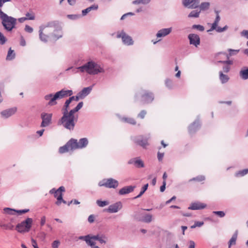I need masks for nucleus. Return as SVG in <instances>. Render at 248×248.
Returning a JSON list of instances; mask_svg holds the SVG:
<instances>
[{
	"label": "nucleus",
	"mask_w": 248,
	"mask_h": 248,
	"mask_svg": "<svg viewBox=\"0 0 248 248\" xmlns=\"http://www.w3.org/2000/svg\"><path fill=\"white\" fill-rule=\"evenodd\" d=\"M83 103L82 102H79L78 105L75 107L74 108L70 110V111L72 112L74 114H76V113L83 106Z\"/></svg>",
	"instance_id": "obj_40"
},
{
	"label": "nucleus",
	"mask_w": 248,
	"mask_h": 248,
	"mask_svg": "<svg viewBox=\"0 0 248 248\" xmlns=\"http://www.w3.org/2000/svg\"><path fill=\"white\" fill-rule=\"evenodd\" d=\"M166 182H163L162 185L160 187V190L161 192H163L165 191L166 188Z\"/></svg>",
	"instance_id": "obj_60"
},
{
	"label": "nucleus",
	"mask_w": 248,
	"mask_h": 248,
	"mask_svg": "<svg viewBox=\"0 0 248 248\" xmlns=\"http://www.w3.org/2000/svg\"><path fill=\"white\" fill-rule=\"evenodd\" d=\"M27 20H34L35 19V15L32 11L28 12L26 14Z\"/></svg>",
	"instance_id": "obj_44"
},
{
	"label": "nucleus",
	"mask_w": 248,
	"mask_h": 248,
	"mask_svg": "<svg viewBox=\"0 0 248 248\" xmlns=\"http://www.w3.org/2000/svg\"><path fill=\"white\" fill-rule=\"evenodd\" d=\"M135 187V186H124L119 190V194L120 195H123L130 193L134 191Z\"/></svg>",
	"instance_id": "obj_19"
},
{
	"label": "nucleus",
	"mask_w": 248,
	"mask_h": 248,
	"mask_svg": "<svg viewBox=\"0 0 248 248\" xmlns=\"http://www.w3.org/2000/svg\"><path fill=\"white\" fill-rule=\"evenodd\" d=\"M219 79L222 83H226L229 79V78L226 75L223 74L222 72H219Z\"/></svg>",
	"instance_id": "obj_32"
},
{
	"label": "nucleus",
	"mask_w": 248,
	"mask_h": 248,
	"mask_svg": "<svg viewBox=\"0 0 248 248\" xmlns=\"http://www.w3.org/2000/svg\"><path fill=\"white\" fill-rule=\"evenodd\" d=\"M216 13H217V16H216L215 21L212 24V25L210 30H216V31L217 32H222V31H224L227 28V27L226 26L222 28H220V27H217V24H218L219 21L220 20V17H219V16L218 15L217 11L216 12Z\"/></svg>",
	"instance_id": "obj_15"
},
{
	"label": "nucleus",
	"mask_w": 248,
	"mask_h": 248,
	"mask_svg": "<svg viewBox=\"0 0 248 248\" xmlns=\"http://www.w3.org/2000/svg\"><path fill=\"white\" fill-rule=\"evenodd\" d=\"M56 199L57 201L55 203L57 205H60L62 202L64 204L66 203V202L63 199L62 193H59Z\"/></svg>",
	"instance_id": "obj_34"
},
{
	"label": "nucleus",
	"mask_w": 248,
	"mask_h": 248,
	"mask_svg": "<svg viewBox=\"0 0 248 248\" xmlns=\"http://www.w3.org/2000/svg\"><path fill=\"white\" fill-rule=\"evenodd\" d=\"M48 31L50 33L51 39L53 41H57L62 37L63 32L62 27L60 23L56 21H50L47 23Z\"/></svg>",
	"instance_id": "obj_4"
},
{
	"label": "nucleus",
	"mask_w": 248,
	"mask_h": 248,
	"mask_svg": "<svg viewBox=\"0 0 248 248\" xmlns=\"http://www.w3.org/2000/svg\"><path fill=\"white\" fill-rule=\"evenodd\" d=\"M241 35L242 36L245 37L247 39H248V30H243L241 32Z\"/></svg>",
	"instance_id": "obj_58"
},
{
	"label": "nucleus",
	"mask_w": 248,
	"mask_h": 248,
	"mask_svg": "<svg viewBox=\"0 0 248 248\" xmlns=\"http://www.w3.org/2000/svg\"><path fill=\"white\" fill-rule=\"evenodd\" d=\"M92 87H91L84 88L78 93V94L81 96L82 98H83L90 93Z\"/></svg>",
	"instance_id": "obj_28"
},
{
	"label": "nucleus",
	"mask_w": 248,
	"mask_h": 248,
	"mask_svg": "<svg viewBox=\"0 0 248 248\" xmlns=\"http://www.w3.org/2000/svg\"><path fill=\"white\" fill-rule=\"evenodd\" d=\"M230 69V67L228 65H225L223 67L224 72L228 73Z\"/></svg>",
	"instance_id": "obj_61"
},
{
	"label": "nucleus",
	"mask_w": 248,
	"mask_h": 248,
	"mask_svg": "<svg viewBox=\"0 0 248 248\" xmlns=\"http://www.w3.org/2000/svg\"><path fill=\"white\" fill-rule=\"evenodd\" d=\"M15 57V53L14 52V50H12L10 48L8 52V54L7 55L6 59L7 60H11L13 59Z\"/></svg>",
	"instance_id": "obj_38"
},
{
	"label": "nucleus",
	"mask_w": 248,
	"mask_h": 248,
	"mask_svg": "<svg viewBox=\"0 0 248 248\" xmlns=\"http://www.w3.org/2000/svg\"><path fill=\"white\" fill-rule=\"evenodd\" d=\"M205 179V177L204 175H198L195 177H194L189 180V182L191 181H198V182H202Z\"/></svg>",
	"instance_id": "obj_36"
},
{
	"label": "nucleus",
	"mask_w": 248,
	"mask_h": 248,
	"mask_svg": "<svg viewBox=\"0 0 248 248\" xmlns=\"http://www.w3.org/2000/svg\"><path fill=\"white\" fill-rule=\"evenodd\" d=\"M52 116V114L50 113H42L41 116L42 119L41 126L42 127L48 126L51 123Z\"/></svg>",
	"instance_id": "obj_13"
},
{
	"label": "nucleus",
	"mask_w": 248,
	"mask_h": 248,
	"mask_svg": "<svg viewBox=\"0 0 248 248\" xmlns=\"http://www.w3.org/2000/svg\"><path fill=\"white\" fill-rule=\"evenodd\" d=\"M146 113L147 112L145 110H142L138 114V117L140 119H143L145 117Z\"/></svg>",
	"instance_id": "obj_53"
},
{
	"label": "nucleus",
	"mask_w": 248,
	"mask_h": 248,
	"mask_svg": "<svg viewBox=\"0 0 248 248\" xmlns=\"http://www.w3.org/2000/svg\"><path fill=\"white\" fill-rule=\"evenodd\" d=\"M6 41V38L3 35V34L0 32V44L3 45Z\"/></svg>",
	"instance_id": "obj_50"
},
{
	"label": "nucleus",
	"mask_w": 248,
	"mask_h": 248,
	"mask_svg": "<svg viewBox=\"0 0 248 248\" xmlns=\"http://www.w3.org/2000/svg\"><path fill=\"white\" fill-rule=\"evenodd\" d=\"M97 9H98V5H93L91 6L86 8V9H84V10H82V13L83 15L85 16L87 13L90 12L91 10H97Z\"/></svg>",
	"instance_id": "obj_30"
},
{
	"label": "nucleus",
	"mask_w": 248,
	"mask_h": 248,
	"mask_svg": "<svg viewBox=\"0 0 248 248\" xmlns=\"http://www.w3.org/2000/svg\"><path fill=\"white\" fill-rule=\"evenodd\" d=\"M193 28L196 29L200 31H203L204 30L203 26L200 25H194L193 26Z\"/></svg>",
	"instance_id": "obj_54"
},
{
	"label": "nucleus",
	"mask_w": 248,
	"mask_h": 248,
	"mask_svg": "<svg viewBox=\"0 0 248 248\" xmlns=\"http://www.w3.org/2000/svg\"><path fill=\"white\" fill-rule=\"evenodd\" d=\"M94 216L93 215H91L88 218V221L90 223H93L94 221Z\"/></svg>",
	"instance_id": "obj_59"
},
{
	"label": "nucleus",
	"mask_w": 248,
	"mask_h": 248,
	"mask_svg": "<svg viewBox=\"0 0 248 248\" xmlns=\"http://www.w3.org/2000/svg\"><path fill=\"white\" fill-rule=\"evenodd\" d=\"M88 142V140L86 138L80 139L78 141L77 140L71 139L64 146L60 148L59 152L60 154H63L66 152L82 149L87 146Z\"/></svg>",
	"instance_id": "obj_2"
},
{
	"label": "nucleus",
	"mask_w": 248,
	"mask_h": 248,
	"mask_svg": "<svg viewBox=\"0 0 248 248\" xmlns=\"http://www.w3.org/2000/svg\"><path fill=\"white\" fill-rule=\"evenodd\" d=\"M239 76L243 79H248V68L244 67L239 72Z\"/></svg>",
	"instance_id": "obj_27"
},
{
	"label": "nucleus",
	"mask_w": 248,
	"mask_h": 248,
	"mask_svg": "<svg viewBox=\"0 0 248 248\" xmlns=\"http://www.w3.org/2000/svg\"><path fill=\"white\" fill-rule=\"evenodd\" d=\"M118 181L111 178L104 179L98 183L99 186H105L109 188H116L118 186Z\"/></svg>",
	"instance_id": "obj_8"
},
{
	"label": "nucleus",
	"mask_w": 248,
	"mask_h": 248,
	"mask_svg": "<svg viewBox=\"0 0 248 248\" xmlns=\"http://www.w3.org/2000/svg\"><path fill=\"white\" fill-rule=\"evenodd\" d=\"M31 241L32 246H33V247L34 248H39L37 246V242H36V240H35L34 239L32 238L31 240Z\"/></svg>",
	"instance_id": "obj_62"
},
{
	"label": "nucleus",
	"mask_w": 248,
	"mask_h": 248,
	"mask_svg": "<svg viewBox=\"0 0 248 248\" xmlns=\"http://www.w3.org/2000/svg\"><path fill=\"white\" fill-rule=\"evenodd\" d=\"M200 11L194 10L191 11L188 15L189 17H198L199 16Z\"/></svg>",
	"instance_id": "obj_45"
},
{
	"label": "nucleus",
	"mask_w": 248,
	"mask_h": 248,
	"mask_svg": "<svg viewBox=\"0 0 248 248\" xmlns=\"http://www.w3.org/2000/svg\"><path fill=\"white\" fill-rule=\"evenodd\" d=\"M239 50H234V49H229V51L230 52L229 55H228L227 54H225V55H226L227 59H229L230 56H232V55L236 54V53H237L239 52Z\"/></svg>",
	"instance_id": "obj_47"
},
{
	"label": "nucleus",
	"mask_w": 248,
	"mask_h": 248,
	"mask_svg": "<svg viewBox=\"0 0 248 248\" xmlns=\"http://www.w3.org/2000/svg\"><path fill=\"white\" fill-rule=\"evenodd\" d=\"M122 120L124 122H126L132 125H135L136 124V120L133 118L124 117L122 118Z\"/></svg>",
	"instance_id": "obj_33"
},
{
	"label": "nucleus",
	"mask_w": 248,
	"mask_h": 248,
	"mask_svg": "<svg viewBox=\"0 0 248 248\" xmlns=\"http://www.w3.org/2000/svg\"><path fill=\"white\" fill-rule=\"evenodd\" d=\"M248 173V169H244L239 170L235 173L236 177H240L245 176Z\"/></svg>",
	"instance_id": "obj_31"
},
{
	"label": "nucleus",
	"mask_w": 248,
	"mask_h": 248,
	"mask_svg": "<svg viewBox=\"0 0 248 248\" xmlns=\"http://www.w3.org/2000/svg\"><path fill=\"white\" fill-rule=\"evenodd\" d=\"M204 222L203 221H195L194 224L191 226V228L194 229L196 227H200L202 226Z\"/></svg>",
	"instance_id": "obj_48"
},
{
	"label": "nucleus",
	"mask_w": 248,
	"mask_h": 248,
	"mask_svg": "<svg viewBox=\"0 0 248 248\" xmlns=\"http://www.w3.org/2000/svg\"><path fill=\"white\" fill-rule=\"evenodd\" d=\"M16 111V108H13L2 111L1 112V114L3 117L8 118L15 114Z\"/></svg>",
	"instance_id": "obj_23"
},
{
	"label": "nucleus",
	"mask_w": 248,
	"mask_h": 248,
	"mask_svg": "<svg viewBox=\"0 0 248 248\" xmlns=\"http://www.w3.org/2000/svg\"><path fill=\"white\" fill-rule=\"evenodd\" d=\"M148 184H146L144 185V186L142 187L141 190L139 194L137 195V196L133 198V199H136L140 197L147 190L148 187Z\"/></svg>",
	"instance_id": "obj_35"
},
{
	"label": "nucleus",
	"mask_w": 248,
	"mask_h": 248,
	"mask_svg": "<svg viewBox=\"0 0 248 248\" xmlns=\"http://www.w3.org/2000/svg\"><path fill=\"white\" fill-rule=\"evenodd\" d=\"M238 235V231L236 230L234 233L233 234L232 238L230 239L228 242V247L229 248H231L232 245H235L236 241L237 240Z\"/></svg>",
	"instance_id": "obj_26"
},
{
	"label": "nucleus",
	"mask_w": 248,
	"mask_h": 248,
	"mask_svg": "<svg viewBox=\"0 0 248 248\" xmlns=\"http://www.w3.org/2000/svg\"><path fill=\"white\" fill-rule=\"evenodd\" d=\"M199 0H183V5L190 9H195L199 6Z\"/></svg>",
	"instance_id": "obj_14"
},
{
	"label": "nucleus",
	"mask_w": 248,
	"mask_h": 248,
	"mask_svg": "<svg viewBox=\"0 0 248 248\" xmlns=\"http://www.w3.org/2000/svg\"><path fill=\"white\" fill-rule=\"evenodd\" d=\"M117 37L121 38L123 42L126 45H131L133 44V41L130 36L126 34L124 31H122L117 34Z\"/></svg>",
	"instance_id": "obj_11"
},
{
	"label": "nucleus",
	"mask_w": 248,
	"mask_h": 248,
	"mask_svg": "<svg viewBox=\"0 0 248 248\" xmlns=\"http://www.w3.org/2000/svg\"><path fill=\"white\" fill-rule=\"evenodd\" d=\"M107 237L104 234H101V237L98 241L101 244H105L106 243Z\"/></svg>",
	"instance_id": "obj_51"
},
{
	"label": "nucleus",
	"mask_w": 248,
	"mask_h": 248,
	"mask_svg": "<svg viewBox=\"0 0 248 248\" xmlns=\"http://www.w3.org/2000/svg\"><path fill=\"white\" fill-rule=\"evenodd\" d=\"M128 164H132L135 167L138 168H143L144 167V163L143 161L139 157H136L130 159L128 161Z\"/></svg>",
	"instance_id": "obj_17"
},
{
	"label": "nucleus",
	"mask_w": 248,
	"mask_h": 248,
	"mask_svg": "<svg viewBox=\"0 0 248 248\" xmlns=\"http://www.w3.org/2000/svg\"><path fill=\"white\" fill-rule=\"evenodd\" d=\"M128 164H132L135 167L138 168H143L144 167V163L143 161L139 157H136L130 159L128 161Z\"/></svg>",
	"instance_id": "obj_18"
},
{
	"label": "nucleus",
	"mask_w": 248,
	"mask_h": 248,
	"mask_svg": "<svg viewBox=\"0 0 248 248\" xmlns=\"http://www.w3.org/2000/svg\"><path fill=\"white\" fill-rule=\"evenodd\" d=\"M109 203V202L108 201H101L100 200H97L96 201V204L99 207H104L108 205Z\"/></svg>",
	"instance_id": "obj_37"
},
{
	"label": "nucleus",
	"mask_w": 248,
	"mask_h": 248,
	"mask_svg": "<svg viewBox=\"0 0 248 248\" xmlns=\"http://www.w3.org/2000/svg\"><path fill=\"white\" fill-rule=\"evenodd\" d=\"M68 102L66 105H63L62 111V116L58 122V124L62 125L64 128L70 130H73L75 124L78 121V115L74 114L70 111L69 108H67Z\"/></svg>",
	"instance_id": "obj_1"
},
{
	"label": "nucleus",
	"mask_w": 248,
	"mask_h": 248,
	"mask_svg": "<svg viewBox=\"0 0 248 248\" xmlns=\"http://www.w3.org/2000/svg\"><path fill=\"white\" fill-rule=\"evenodd\" d=\"M153 216L149 214H143L142 217H138L137 220L145 223H150L152 221Z\"/></svg>",
	"instance_id": "obj_22"
},
{
	"label": "nucleus",
	"mask_w": 248,
	"mask_h": 248,
	"mask_svg": "<svg viewBox=\"0 0 248 248\" xmlns=\"http://www.w3.org/2000/svg\"><path fill=\"white\" fill-rule=\"evenodd\" d=\"M3 212L4 213L8 215H14V213L16 212V209L5 207L3 209Z\"/></svg>",
	"instance_id": "obj_43"
},
{
	"label": "nucleus",
	"mask_w": 248,
	"mask_h": 248,
	"mask_svg": "<svg viewBox=\"0 0 248 248\" xmlns=\"http://www.w3.org/2000/svg\"><path fill=\"white\" fill-rule=\"evenodd\" d=\"M101 237V234H97L95 235H91V240H99Z\"/></svg>",
	"instance_id": "obj_56"
},
{
	"label": "nucleus",
	"mask_w": 248,
	"mask_h": 248,
	"mask_svg": "<svg viewBox=\"0 0 248 248\" xmlns=\"http://www.w3.org/2000/svg\"><path fill=\"white\" fill-rule=\"evenodd\" d=\"M210 3L209 2H203L200 6L201 10H205L208 9L209 7Z\"/></svg>",
	"instance_id": "obj_46"
},
{
	"label": "nucleus",
	"mask_w": 248,
	"mask_h": 248,
	"mask_svg": "<svg viewBox=\"0 0 248 248\" xmlns=\"http://www.w3.org/2000/svg\"><path fill=\"white\" fill-rule=\"evenodd\" d=\"M79 70L81 72H86L90 75H95L102 71L101 67L94 62H89L82 66L76 69Z\"/></svg>",
	"instance_id": "obj_5"
},
{
	"label": "nucleus",
	"mask_w": 248,
	"mask_h": 248,
	"mask_svg": "<svg viewBox=\"0 0 248 248\" xmlns=\"http://www.w3.org/2000/svg\"><path fill=\"white\" fill-rule=\"evenodd\" d=\"M72 94L73 91L72 90H62L57 92L54 94L50 93L45 95V99L46 100L48 101V105L53 106L57 104V100L70 96Z\"/></svg>",
	"instance_id": "obj_3"
},
{
	"label": "nucleus",
	"mask_w": 248,
	"mask_h": 248,
	"mask_svg": "<svg viewBox=\"0 0 248 248\" xmlns=\"http://www.w3.org/2000/svg\"><path fill=\"white\" fill-rule=\"evenodd\" d=\"M32 224V219L28 217L26 220L18 223L16 227V230L20 233L29 232L31 228Z\"/></svg>",
	"instance_id": "obj_7"
},
{
	"label": "nucleus",
	"mask_w": 248,
	"mask_h": 248,
	"mask_svg": "<svg viewBox=\"0 0 248 248\" xmlns=\"http://www.w3.org/2000/svg\"><path fill=\"white\" fill-rule=\"evenodd\" d=\"M46 223V217L45 216H43L41 218L40 224L41 226H43L45 225Z\"/></svg>",
	"instance_id": "obj_64"
},
{
	"label": "nucleus",
	"mask_w": 248,
	"mask_h": 248,
	"mask_svg": "<svg viewBox=\"0 0 248 248\" xmlns=\"http://www.w3.org/2000/svg\"><path fill=\"white\" fill-rule=\"evenodd\" d=\"M154 99V96L151 93L145 92L142 95V101L143 103L151 102Z\"/></svg>",
	"instance_id": "obj_21"
},
{
	"label": "nucleus",
	"mask_w": 248,
	"mask_h": 248,
	"mask_svg": "<svg viewBox=\"0 0 248 248\" xmlns=\"http://www.w3.org/2000/svg\"><path fill=\"white\" fill-rule=\"evenodd\" d=\"M48 28L47 24L39 27V38L44 42H47L51 39L50 33H49Z\"/></svg>",
	"instance_id": "obj_9"
},
{
	"label": "nucleus",
	"mask_w": 248,
	"mask_h": 248,
	"mask_svg": "<svg viewBox=\"0 0 248 248\" xmlns=\"http://www.w3.org/2000/svg\"><path fill=\"white\" fill-rule=\"evenodd\" d=\"M78 239L85 241L89 246H92L94 245V241L91 240V235L90 234H88L85 236H80L78 237Z\"/></svg>",
	"instance_id": "obj_25"
},
{
	"label": "nucleus",
	"mask_w": 248,
	"mask_h": 248,
	"mask_svg": "<svg viewBox=\"0 0 248 248\" xmlns=\"http://www.w3.org/2000/svg\"><path fill=\"white\" fill-rule=\"evenodd\" d=\"M65 190V187L63 186H60L58 189H57V191L59 193H62V192H64Z\"/></svg>",
	"instance_id": "obj_63"
},
{
	"label": "nucleus",
	"mask_w": 248,
	"mask_h": 248,
	"mask_svg": "<svg viewBox=\"0 0 248 248\" xmlns=\"http://www.w3.org/2000/svg\"><path fill=\"white\" fill-rule=\"evenodd\" d=\"M60 242L59 240H55L52 244V248H58Z\"/></svg>",
	"instance_id": "obj_55"
},
{
	"label": "nucleus",
	"mask_w": 248,
	"mask_h": 248,
	"mask_svg": "<svg viewBox=\"0 0 248 248\" xmlns=\"http://www.w3.org/2000/svg\"><path fill=\"white\" fill-rule=\"evenodd\" d=\"M151 0H133L132 3L133 4H146L150 2Z\"/></svg>",
	"instance_id": "obj_41"
},
{
	"label": "nucleus",
	"mask_w": 248,
	"mask_h": 248,
	"mask_svg": "<svg viewBox=\"0 0 248 248\" xmlns=\"http://www.w3.org/2000/svg\"><path fill=\"white\" fill-rule=\"evenodd\" d=\"M0 18L2 20V24L6 30L10 31L15 28L16 22V18L7 16L2 11H0Z\"/></svg>",
	"instance_id": "obj_6"
},
{
	"label": "nucleus",
	"mask_w": 248,
	"mask_h": 248,
	"mask_svg": "<svg viewBox=\"0 0 248 248\" xmlns=\"http://www.w3.org/2000/svg\"><path fill=\"white\" fill-rule=\"evenodd\" d=\"M213 213L215 215H217L220 217H223L225 216L224 212L222 211H213Z\"/></svg>",
	"instance_id": "obj_49"
},
{
	"label": "nucleus",
	"mask_w": 248,
	"mask_h": 248,
	"mask_svg": "<svg viewBox=\"0 0 248 248\" xmlns=\"http://www.w3.org/2000/svg\"><path fill=\"white\" fill-rule=\"evenodd\" d=\"M30 211L29 209H25L22 210H16V212L18 213L19 215L25 214Z\"/></svg>",
	"instance_id": "obj_52"
},
{
	"label": "nucleus",
	"mask_w": 248,
	"mask_h": 248,
	"mask_svg": "<svg viewBox=\"0 0 248 248\" xmlns=\"http://www.w3.org/2000/svg\"><path fill=\"white\" fill-rule=\"evenodd\" d=\"M25 31L27 32L31 33L33 31V29L29 25H26L25 28Z\"/></svg>",
	"instance_id": "obj_57"
},
{
	"label": "nucleus",
	"mask_w": 248,
	"mask_h": 248,
	"mask_svg": "<svg viewBox=\"0 0 248 248\" xmlns=\"http://www.w3.org/2000/svg\"><path fill=\"white\" fill-rule=\"evenodd\" d=\"M122 207L123 204L121 202H117L110 205L105 210L109 213H115L120 210Z\"/></svg>",
	"instance_id": "obj_10"
},
{
	"label": "nucleus",
	"mask_w": 248,
	"mask_h": 248,
	"mask_svg": "<svg viewBox=\"0 0 248 248\" xmlns=\"http://www.w3.org/2000/svg\"><path fill=\"white\" fill-rule=\"evenodd\" d=\"M79 99H82V98H81V96L78 93V95L76 96H73L70 97L68 99H67L65 101L64 105H66V103L68 102V104L67 105V108H69V105L70 104V103L72 102V101L75 100L76 101H78Z\"/></svg>",
	"instance_id": "obj_29"
},
{
	"label": "nucleus",
	"mask_w": 248,
	"mask_h": 248,
	"mask_svg": "<svg viewBox=\"0 0 248 248\" xmlns=\"http://www.w3.org/2000/svg\"><path fill=\"white\" fill-rule=\"evenodd\" d=\"M188 39L189 40L190 44L197 46L200 43V39L197 34H189L188 35Z\"/></svg>",
	"instance_id": "obj_16"
},
{
	"label": "nucleus",
	"mask_w": 248,
	"mask_h": 248,
	"mask_svg": "<svg viewBox=\"0 0 248 248\" xmlns=\"http://www.w3.org/2000/svg\"><path fill=\"white\" fill-rule=\"evenodd\" d=\"M171 28L163 29L159 30L156 34L157 37H164L170 33Z\"/></svg>",
	"instance_id": "obj_24"
},
{
	"label": "nucleus",
	"mask_w": 248,
	"mask_h": 248,
	"mask_svg": "<svg viewBox=\"0 0 248 248\" xmlns=\"http://www.w3.org/2000/svg\"><path fill=\"white\" fill-rule=\"evenodd\" d=\"M206 206L205 204L203 203H201L200 202H194L192 203L189 207H188V209L190 210H201L204 209Z\"/></svg>",
	"instance_id": "obj_20"
},
{
	"label": "nucleus",
	"mask_w": 248,
	"mask_h": 248,
	"mask_svg": "<svg viewBox=\"0 0 248 248\" xmlns=\"http://www.w3.org/2000/svg\"><path fill=\"white\" fill-rule=\"evenodd\" d=\"M83 103L82 102H79L78 105L75 107L74 108L70 110V111L72 112L74 114H76V113L83 106Z\"/></svg>",
	"instance_id": "obj_39"
},
{
	"label": "nucleus",
	"mask_w": 248,
	"mask_h": 248,
	"mask_svg": "<svg viewBox=\"0 0 248 248\" xmlns=\"http://www.w3.org/2000/svg\"><path fill=\"white\" fill-rule=\"evenodd\" d=\"M135 142L144 148H146L149 145L148 138H145L142 135L136 137L135 139Z\"/></svg>",
	"instance_id": "obj_12"
},
{
	"label": "nucleus",
	"mask_w": 248,
	"mask_h": 248,
	"mask_svg": "<svg viewBox=\"0 0 248 248\" xmlns=\"http://www.w3.org/2000/svg\"><path fill=\"white\" fill-rule=\"evenodd\" d=\"M0 227L1 228H3L6 230H12L13 229L14 226L11 223H9L8 224H0Z\"/></svg>",
	"instance_id": "obj_42"
}]
</instances>
